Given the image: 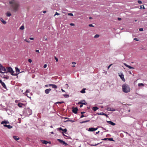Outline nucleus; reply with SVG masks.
Listing matches in <instances>:
<instances>
[{
    "instance_id": "f257e3e1",
    "label": "nucleus",
    "mask_w": 147,
    "mask_h": 147,
    "mask_svg": "<svg viewBox=\"0 0 147 147\" xmlns=\"http://www.w3.org/2000/svg\"><path fill=\"white\" fill-rule=\"evenodd\" d=\"M11 5V7L12 11L14 12L18 11L20 5L19 1L17 0H11L9 2Z\"/></svg>"
},
{
    "instance_id": "c85d7f7f",
    "label": "nucleus",
    "mask_w": 147,
    "mask_h": 147,
    "mask_svg": "<svg viewBox=\"0 0 147 147\" xmlns=\"http://www.w3.org/2000/svg\"><path fill=\"white\" fill-rule=\"evenodd\" d=\"M100 144V143H98L97 144H91L90 145L91 146H95L98 145Z\"/></svg>"
},
{
    "instance_id": "bb28decb",
    "label": "nucleus",
    "mask_w": 147,
    "mask_h": 147,
    "mask_svg": "<svg viewBox=\"0 0 147 147\" xmlns=\"http://www.w3.org/2000/svg\"><path fill=\"white\" fill-rule=\"evenodd\" d=\"M52 87L53 88L55 89H56L57 88V86L55 84H53L52 86Z\"/></svg>"
},
{
    "instance_id": "79ce46f5",
    "label": "nucleus",
    "mask_w": 147,
    "mask_h": 147,
    "mask_svg": "<svg viewBox=\"0 0 147 147\" xmlns=\"http://www.w3.org/2000/svg\"><path fill=\"white\" fill-rule=\"evenodd\" d=\"M108 139L109 140H110V141H114L113 138H109Z\"/></svg>"
},
{
    "instance_id": "39448f33",
    "label": "nucleus",
    "mask_w": 147,
    "mask_h": 147,
    "mask_svg": "<svg viewBox=\"0 0 147 147\" xmlns=\"http://www.w3.org/2000/svg\"><path fill=\"white\" fill-rule=\"evenodd\" d=\"M78 111V109L77 107H73L72 108V112L75 113L76 114L77 113V111Z\"/></svg>"
},
{
    "instance_id": "c03bdc74",
    "label": "nucleus",
    "mask_w": 147,
    "mask_h": 147,
    "mask_svg": "<svg viewBox=\"0 0 147 147\" xmlns=\"http://www.w3.org/2000/svg\"><path fill=\"white\" fill-rule=\"evenodd\" d=\"M55 59L56 60V61L57 62L58 61V59L56 57H55Z\"/></svg>"
},
{
    "instance_id": "6e6d98bb",
    "label": "nucleus",
    "mask_w": 147,
    "mask_h": 147,
    "mask_svg": "<svg viewBox=\"0 0 147 147\" xmlns=\"http://www.w3.org/2000/svg\"><path fill=\"white\" fill-rule=\"evenodd\" d=\"M108 138H105L103 139H102V140H107L108 139Z\"/></svg>"
},
{
    "instance_id": "cd10ccee",
    "label": "nucleus",
    "mask_w": 147,
    "mask_h": 147,
    "mask_svg": "<svg viewBox=\"0 0 147 147\" xmlns=\"http://www.w3.org/2000/svg\"><path fill=\"white\" fill-rule=\"evenodd\" d=\"M15 69H16V73L19 72L20 70L17 67H16Z\"/></svg>"
},
{
    "instance_id": "aec40b11",
    "label": "nucleus",
    "mask_w": 147,
    "mask_h": 147,
    "mask_svg": "<svg viewBox=\"0 0 147 147\" xmlns=\"http://www.w3.org/2000/svg\"><path fill=\"white\" fill-rule=\"evenodd\" d=\"M0 20L3 24H6V22L2 18H0Z\"/></svg>"
},
{
    "instance_id": "4be33fe9",
    "label": "nucleus",
    "mask_w": 147,
    "mask_h": 147,
    "mask_svg": "<svg viewBox=\"0 0 147 147\" xmlns=\"http://www.w3.org/2000/svg\"><path fill=\"white\" fill-rule=\"evenodd\" d=\"M97 114L98 115H103L104 116H107V114H106L104 113L103 112H102L100 113H97Z\"/></svg>"
},
{
    "instance_id": "13d9d810",
    "label": "nucleus",
    "mask_w": 147,
    "mask_h": 147,
    "mask_svg": "<svg viewBox=\"0 0 147 147\" xmlns=\"http://www.w3.org/2000/svg\"><path fill=\"white\" fill-rule=\"evenodd\" d=\"M36 52H38V53H39L40 52H39V50H36Z\"/></svg>"
},
{
    "instance_id": "4468645a",
    "label": "nucleus",
    "mask_w": 147,
    "mask_h": 147,
    "mask_svg": "<svg viewBox=\"0 0 147 147\" xmlns=\"http://www.w3.org/2000/svg\"><path fill=\"white\" fill-rule=\"evenodd\" d=\"M12 70V69L10 67H8L7 68V72H9L10 73V72H11Z\"/></svg>"
},
{
    "instance_id": "09e8293b",
    "label": "nucleus",
    "mask_w": 147,
    "mask_h": 147,
    "mask_svg": "<svg viewBox=\"0 0 147 147\" xmlns=\"http://www.w3.org/2000/svg\"><path fill=\"white\" fill-rule=\"evenodd\" d=\"M112 65V64H110L109 66L107 68L108 69H109L110 67Z\"/></svg>"
},
{
    "instance_id": "c9c22d12",
    "label": "nucleus",
    "mask_w": 147,
    "mask_h": 147,
    "mask_svg": "<svg viewBox=\"0 0 147 147\" xmlns=\"http://www.w3.org/2000/svg\"><path fill=\"white\" fill-rule=\"evenodd\" d=\"M67 15L68 16H73V14L72 13H68L67 14Z\"/></svg>"
},
{
    "instance_id": "7c9ffc66",
    "label": "nucleus",
    "mask_w": 147,
    "mask_h": 147,
    "mask_svg": "<svg viewBox=\"0 0 147 147\" xmlns=\"http://www.w3.org/2000/svg\"><path fill=\"white\" fill-rule=\"evenodd\" d=\"M99 36V35L98 34H96L94 36V38H98Z\"/></svg>"
},
{
    "instance_id": "680f3d73",
    "label": "nucleus",
    "mask_w": 147,
    "mask_h": 147,
    "mask_svg": "<svg viewBox=\"0 0 147 147\" xmlns=\"http://www.w3.org/2000/svg\"><path fill=\"white\" fill-rule=\"evenodd\" d=\"M85 112H81V113L82 114V115H83L84 113H85Z\"/></svg>"
},
{
    "instance_id": "72a5a7b5",
    "label": "nucleus",
    "mask_w": 147,
    "mask_h": 147,
    "mask_svg": "<svg viewBox=\"0 0 147 147\" xmlns=\"http://www.w3.org/2000/svg\"><path fill=\"white\" fill-rule=\"evenodd\" d=\"M24 40L28 43H29L30 42V41H29V40H28L27 39H24Z\"/></svg>"
},
{
    "instance_id": "a878e982",
    "label": "nucleus",
    "mask_w": 147,
    "mask_h": 147,
    "mask_svg": "<svg viewBox=\"0 0 147 147\" xmlns=\"http://www.w3.org/2000/svg\"><path fill=\"white\" fill-rule=\"evenodd\" d=\"M90 121L89 120H86V121H84L81 122H80V123H85L88 122H89Z\"/></svg>"
},
{
    "instance_id": "1a4fd4ad",
    "label": "nucleus",
    "mask_w": 147,
    "mask_h": 147,
    "mask_svg": "<svg viewBox=\"0 0 147 147\" xmlns=\"http://www.w3.org/2000/svg\"><path fill=\"white\" fill-rule=\"evenodd\" d=\"M51 90V89L50 88L47 89L45 90V92L46 94H48Z\"/></svg>"
},
{
    "instance_id": "e2e57ef3",
    "label": "nucleus",
    "mask_w": 147,
    "mask_h": 147,
    "mask_svg": "<svg viewBox=\"0 0 147 147\" xmlns=\"http://www.w3.org/2000/svg\"><path fill=\"white\" fill-rule=\"evenodd\" d=\"M52 85H53V84H49L48 85H49V86H52Z\"/></svg>"
},
{
    "instance_id": "9d476101",
    "label": "nucleus",
    "mask_w": 147,
    "mask_h": 147,
    "mask_svg": "<svg viewBox=\"0 0 147 147\" xmlns=\"http://www.w3.org/2000/svg\"><path fill=\"white\" fill-rule=\"evenodd\" d=\"M78 104H82L83 105H86L87 103H86V101L85 100H83L81 101H80L78 102Z\"/></svg>"
},
{
    "instance_id": "e433bc0d",
    "label": "nucleus",
    "mask_w": 147,
    "mask_h": 147,
    "mask_svg": "<svg viewBox=\"0 0 147 147\" xmlns=\"http://www.w3.org/2000/svg\"><path fill=\"white\" fill-rule=\"evenodd\" d=\"M28 61L30 63H31L32 62V60L30 59H28Z\"/></svg>"
},
{
    "instance_id": "2f4dec72",
    "label": "nucleus",
    "mask_w": 147,
    "mask_h": 147,
    "mask_svg": "<svg viewBox=\"0 0 147 147\" xmlns=\"http://www.w3.org/2000/svg\"><path fill=\"white\" fill-rule=\"evenodd\" d=\"M63 96H64L65 98H67L69 97V96L68 94H64L63 95Z\"/></svg>"
},
{
    "instance_id": "37998d69",
    "label": "nucleus",
    "mask_w": 147,
    "mask_h": 147,
    "mask_svg": "<svg viewBox=\"0 0 147 147\" xmlns=\"http://www.w3.org/2000/svg\"><path fill=\"white\" fill-rule=\"evenodd\" d=\"M64 103V102L63 101L62 102H57V103H60V104H62V103Z\"/></svg>"
},
{
    "instance_id": "4d7b16f0",
    "label": "nucleus",
    "mask_w": 147,
    "mask_h": 147,
    "mask_svg": "<svg viewBox=\"0 0 147 147\" xmlns=\"http://www.w3.org/2000/svg\"><path fill=\"white\" fill-rule=\"evenodd\" d=\"M83 106V105L82 104H81V105H80V108H82Z\"/></svg>"
},
{
    "instance_id": "69168bd1",
    "label": "nucleus",
    "mask_w": 147,
    "mask_h": 147,
    "mask_svg": "<svg viewBox=\"0 0 147 147\" xmlns=\"http://www.w3.org/2000/svg\"><path fill=\"white\" fill-rule=\"evenodd\" d=\"M100 132V131H98V132H96V134H98L99 132Z\"/></svg>"
},
{
    "instance_id": "a19ab883",
    "label": "nucleus",
    "mask_w": 147,
    "mask_h": 147,
    "mask_svg": "<svg viewBox=\"0 0 147 147\" xmlns=\"http://www.w3.org/2000/svg\"><path fill=\"white\" fill-rule=\"evenodd\" d=\"M59 15V14L57 13V12H56L55 14L54 15V16L56 15Z\"/></svg>"
},
{
    "instance_id": "dca6fc26",
    "label": "nucleus",
    "mask_w": 147,
    "mask_h": 147,
    "mask_svg": "<svg viewBox=\"0 0 147 147\" xmlns=\"http://www.w3.org/2000/svg\"><path fill=\"white\" fill-rule=\"evenodd\" d=\"M11 74L13 76H16L18 74H14V71L12 70V71L10 72Z\"/></svg>"
},
{
    "instance_id": "de8ad7c7",
    "label": "nucleus",
    "mask_w": 147,
    "mask_h": 147,
    "mask_svg": "<svg viewBox=\"0 0 147 147\" xmlns=\"http://www.w3.org/2000/svg\"><path fill=\"white\" fill-rule=\"evenodd\" d=\"M65 87H66V88H67L68 87V85L67 84H65Z\"/></svg>"
},
{
    "instance_id": "6ab92c4d",
    "label": "nucleus",
    "mask_w": 147,
    "mask_h": 147,
    "mask_svg": "<svg viewBox=\"0 0 147 147\" xmlns=\"http://www.w3.org/2000/svg\"><path fill=\"white\" fill-rule=\"evenodd\" d=\"M9 123V122L8 121H3L1 122V124H7V123Z\"/></svg>"
},
{
    "instance_id": "58836bf2",
    "label": "nucleus",
    "mask_w": 147,
    "mask_h": 147,
    "mask_svg": "<svg viewBox=\"0 0 147 147\" xmlns=\"http://www.w3.org/2000/svg\"><path fill=\"white\" fill-rule=\"evenodd\" d=\"M47 66V64H45L43 66V67L44 68H46Z\"/></svg>"
},
{
    "instance_id": "f8f14e48",
    "label": "nucleus",
    "mask_w": 147,
    "mask_h": 147,
    "mask_svg": "<svg viewBox=\"0 0 147 147\" xmlns=\"http://www.w3.org/2000/svg\"><path fill=\"white\" fill-rule=\"evenodd\" d=\"M124 65L126 67H128V68H129V69H134V67H132L127 64L126 63H124Z\"/></svg>"
},
{
    "instance_id": "20e7f679",
    "label": "nucleus",
    "mask_w": 147,
    "mask_h": 147,
    "mask_svg": "<svg viewBox=\"0 0 147 147\" xmlns=\"http://www.w3.org/2000/svg\"><path fill=\"white\" fill-rule=\"evenodd\" d=\"M57 140L59 141L60 142V143H61L63 145H64L65 146H67L68 145V144L67 143H65V142L63 141V140H61L58 139Z\"/></svg>"
},
{
    "instance_id": "3c124183",
    "label": "nucleus",
    "mask_w": 147,
    "mask_h": 147,
    "mask_svg": "<svg viewBox=\"0 0 147 147\" xmlns=\"http://www.w3.org/2000/svg\"><path fill=\"white\" fill-rule=\"evenodd\" d=\"M89 27H94V26H93L92 24H89Z\"/></svg>"
},
{
    "instance_id": "423d86ee",
    "label": "nucleus",
    "mask_w": 147,
    "mask_h": 147,
    "mask_svg": "<svg viewBox=\"0 0 147 147\" xmlns=\"http://www.w3.org/2000/svg\"><path fill=\"white\" fill-rule=\"evenodd\" d=\"M119 76L120 77L122 80L124 82L125 81V80L124 78V76L123 74H121L119 75Z\"/></svg>"
},
{
    "instance_id": "4c0bfd02",
    "label": "nucleus",
    "mask_w": 147,
    "mask_h": 147,
    "mask_svg": "<svg viewBox=\"0 0 147 147\" xmlns=\"http://www.w3.org/2000/svg\"><path fill=\"white\" fill-rule=\"evenodd\" d=\"M142 6H143V7H142V8H143V9H145V8L144 7V6L143 5H141V6H140V9H142Z\"/></svg>"
},
{
    "instance_id": "ddd939ff",
    "label": "nucleus",
    "mask_w": 147,
    "mask_h": 147,
    "mask_svg": "<svg viewBox=\"0 0 147 147\" xmlns=\"http://www.w3.org/2000/svg\"><path fill=\"white\" fill-rule=\"evenodd\" d=\"M3 126L5 127H7L9 129H11L12 128V126L10 125H7L6 124H4Z\"/></svg>"
},
{
    "instance_id": "f03ea898",
    "label": "nucleus",
    "mask_w": 147,
    "mask_h": 147,
    "mask_svg": "<svg viewBox=\"0 0 147 147\" xmlns=\"http://www.w3.org/2000/svg\"><path fill=\"white\" fill-rule=\"evenodd\" d=\"M122 88L123 91L125 93H128L130 91L129 86L126 84H124L122 85Z\"/></svg>"
},
{
    "instance_id": "052dcab7",
    "label": "nucleus",
    "mask_w": 147,
    "mask_h": 147,
    "mask_svg": "<svg viewBox=\"0 0 147 147\" xmlns=\"http://www.w3.org/2000/svg\"><path fill=\"white\" fill-rule=\"evenodd\" d=\"M30 39L31 40H33L34 39V38H30Z\"/></svg>"
},
{
    "instance_id": "603ef678",
    "label": "nucleus",
    "mask_w": 147,
    "mask_h": 147,
    "mask_svg": "<svg viewBox=\"0 0 147 147\" xmlns=\"http://www.w3.org/2000/svg\"><path fill=\"white\" fill-rule=\"evenodd\" d=\"M85 117V116H84V115H82L80 118H82V117Z\"/></svg>"
},
{
    "instance_id": "f3484780",
    "label": "nucleus",
    "mask_w": 147,
    "mask_h": 147,
    "mask_svg": "<svg viewBox=\"0 0 147 147\" xmlns=\"http://www.w3.org/2000/svg\"><path fill=\"white\" fill-rule=\"evenodd\" d=\"M24 105L23 103L19 102L18 103V107H20L22 108L23 107V106H24Z\"/></svg>"
},
{
    "instance_id": "7ed1b4c3",
    "label": "nucleus",
    "mask_w": 147,
    "mask_h": 147,
    "mask_svg": "<svg viewBox=\"0 0 147 147\" xmlns=\"http://www.w3.org/2000/svg\"><path fill=\"white\" fill-rule=\"evenodd\" d=\"M6 69L1 64H0V72L1 73H4L6 72Z\"/></svg>"
},
{
    "instance_id": "5fc2aeb1",
    "label": "nucleus",
    "mask_w": 147,
    "mask_h": 147,
    "mask_svg": "<svg viewBox=\"0 0 147 147\" xmlns=\"http://www.w3.org/2000/svg\"><path fill=\"white\" fill-rule=\"evenodd\" d=\"M70 25L71 26H74L75 25L73 23H71L70 24Z\"/></svg>"
},
{
    "instance_id": "9b49d317",
    "label": "nucleus",
    "mask_w": 147,
    "mask_h": 147,
    "mask_svg": "<svg viewBox=\"0 0 147 147\" xmlns=\"http://www.w3.org/2000/svg\"><path fill=\"white\" fill-rule=\"evenodd\" d=\"M0 83L3 88H6V86L5 84L1 80H0Z\"/></svg>"
},
{
    "instance_id": "c756f323",
    "label": "nucleus",
    "mask_w": 147,
    "mask_h": 147,
    "mask_svg": "<svg viewBox=\"0 0 147 147\" xmlns=\"http://www.w3.org/2000/svg\"><path fill=\"white\" fill-rule=\"evenodd\" d=\"M138 86H144V85L143 84V83H139L138 84Z\"/></svg>"
},
{
    "instance_id": "6e6552de",
    "label": "nucleus",
    "mask_w": 147,
    "mask_h": 147,
    "mask_svg": "<svg viewBox=\"0 0 147 147\" xmlns=\"http://www.w3.org/2000/svg\"><path fill=\"white\" fill-rule=\"evenodd\" d=\"M97 128H89L88 129V131H96L97 130Z\"/></svg>"
},
{
    "instance_id": "2eb2a0df",
    "label": "nucleus",
    "mask_w": 147,
    "mask_h": 147,
    "mask_svg": "<svg viewBox=\"0 0 147 147\" xmlns=\"http://www.w3.org/2000/svg\"><path fill=\"white\" fill-rule=\"evenodd\" d=\"M107 122L109 124L112 125H115V124L111 121H107Z\"/></svg>"
},
{
    "instance_id": "bf43d9fd",
    "label": "nucleus",
    "mask_w": 147,
    "mask_h": 147,
    "mask_svg": "<svg viewBox=\"0 0 147 147\" xmlns=\"http://www.w3.org/2000/svg\"><path fill=\"white\" fill-rule=\"evenodd\" d=\"M118 20L119 21H120V20H121V18H118Z\"/></svg>"
},
{
    "instance_id": "473e14b6",
    "label": "nucleus",
    "mask_w": 147,
    "mask_h": 147,
    "mask_svg": "<svg viewBox=\"0 0 147 147\" xmlns=\"http://www.w3.org/2000/svg\"><path fill=\"white\" fill-rule=\"evenodd\" d=\"M24 27L23 26H21L20 28V29L21 30H23L24 29Z\"/></svg>"
},
{
    "instance_id": "a18cd8bd",
    "label": "nucleus",
    "mask_w": 147,
    "mask_h": 147,
    "mask_svg": "<svg viewBox=\"0 0 147 147\" xmlns=\"http://www.w3.org/2000/svg\"><path fill=\"white\" fill-rule=\"evenodd\" d=\"M138 2L139 4H141L142 3V1L140 0L138 1Z\"/></svg>"
},
{
    "instance_id": "864d4df0",
    "label": "nucleus",
    "mask_w": 147,
    "mask_h": 147,
    "mask_svg": "<svg viewBox=\"0 0 147 147\" xmlns=\"http://www.w3.org/2000/svg\"><path fill=\"white\" fill-rule=\"evenodd\" d=\"M44 40H47V37H44Z\"/></svg>"
},
{
    "instance_id": "5701e85b",
    "label": "nucleus",
    "mask_w": 147,
    "mask_h": 147,
    "mask_svg": "<svg viewBox=\"0 0 147 147\" xmlns=\"http://www.w3.org/2000/svg\"><path fill=\"white\" fill-rule=\"evenodd\" d=\"M13 138L16 140H18L19 139V138L18 137L17 138V137L16 136H14Z\"/></svg>"
},
{
    "instance_id": "0eeeda50",
    "label": "nucleus",
    "mask_w": 147,
    "mask_h": 147,
    "mask_svg": "<svg viewBox=\"0 0 147 147\" xmlns=\"http://www.w3.org/2000/svg\"><path fill=\"white\" fill-rule=\"evenodd\" d=\"M107 110L109 111H115V109L111 108L109 107H108L107 109Z\"/></svg>"
},
{
    "instance_id": "8fccbe9b",
    "label": "nucleus",
    "mask_w": 147,
    "mask_h": 147,
    "mask_svg": "<svg viewBox=\"0 0 147 147\" xmlns=\"http://www.w3.org/2000/svg\"><path fill=\"white\" fill-rule=\"evenodd\" d=\"M134 40H136V41H139V40L138 39L136 38H135L134 39Z\"/></svg>"
},
{
    "instance_id": "412c9836",
    "label": "nucleus",
    "mask_w": 147,
    "mask_h": 147,
    "mask_svg": "<svg viewBox=\"0 0 147 147\" xmlns=\"http://www.w3.org/2000/svg\"><path fill=\"white\" fill-rule=\"evenodd\" d=\"M98 109V108L96 107H93L92 108V110L94 111H95L97 110Z\"/></svg>"
},
{
    "instance_id": "ea45409f",
    "label": "nucleus",
    "mask_w": 147,
    "mask_h": 147,
    "mask_svg": "<svg viewBox=\"0 0 147 147\" xmlns=\"http://www.w3.org/2000/svg\"><path fill=\"white\" fill-rule=\"evenodd\" d=\"M58 129L59 130H62L63 131V129L61 127H59Z\"/></svg>"
},
{
    "instance_id": "774afa93",
    "label": "nucleus",
    "mask_w": 147,
    "mask_h": 147,
    "mask_svg": "<svg viewBox=\"0 0 147 147\" xmlns=\"http://www.w3.org/2000/svg\"><path fill=\"white\" fill-rule=\"evenodd\" d=\"M26 93L29 92L28 90H27L26 91Z\"/></svg>"
},
{
    "instance_id": "b1692460",
    "label": "nucleus",
    "mask_w": 147,
    "mask_h": 147,
    "mask_svg": "<svg viewBox=\"0 0 147 147\" xmlns=\"http://www.w3.org/2000/svg\"><path fill=\"white\" fill-rule=\"evenodd\" d=\"M6 15L8 17L10 16L11 15V13L9 12H7L6 13Z\"/></svg>"
},
{
    "instance_id": "a211bd4d",
    "label": "nucleus",
    "mask_w": 147,
    "mask_h": 147,
    "mask_svg": "<svg viewBox=\"0 0 147 147\" xmlns=\"http://www.w3.org/2000/svg\"><path fill=\"white\" fill-rule=\"evenodd\" d=\"M41 141L43 144H47L48 143V141L45 140H41Z\"/></svg>"
},
{
    "instance_id": "f704fd0d",
    "label": "nucleus",
    "mask_w": 147,
    "mask_h": 147,
    "mask_svg": "<svg viewBox=\"0 0 147 147\" xmlns=\"http://www.w3.org/2000/svg\"><path fill=\"white\" fill-rule=\"evenodd\" d=\"M62 131L64 132L65 133V132L67 131V129H66L65 128L64 129H63V130Z\"/></svg>"
},
{
    "instance_id": "0e129e2a",
    "label": "nucleus",
    "mask_w": 147,
    "mask_h": 147,
    "mask_svg": "<svg viewBox=\"0 0 147 147\" xmlns=\"http://www.w3.org/2000/svg\"><path fill=\"white\" fill-rule=\"evenodd\" d=\"M72 64H76V63L75 62H72Z\"/></svg>"
},
{
    "instance_id": "393cba45",
    "label": "nucleus",
    "mask_w": 147,
    "mask_h": 147,
    "mask_svg": "<svg viewBox=\"0 0 147 147\" xmlns=\"http://www.w3.org/2000/svg\"><path fill=\"white\" fill-rule=\"evenodd\" d=\"M85 89L83 88V89L80 92L82 93H85Z\"/></svg>"
},
{
    "instance_id": "338daca9",
    "label": "nucleus",
    "mask_w": 147,
    "mask_h": 147,
    "mask_svg": "<svg viewBox=\"0 0 147 147\" xmlns=\"http://www.w3.org/2000/svg\"><path fill=\"white\" fill-rule=\"evenodd\" d=\"M48 86H49L48 85H45V86L46 87H48Z\"/></svg>"
},
{
    "instance_id": "49530a36",
    "label": "nucleus",
    "mask_w": 147,
    "mask_h": 147,
    "mask_svg": "<svg viewBox=\"0 0 147 147\" xmlns=\"http://www.w3.org/2000/svg\"><path fill=\"white\" fill-rule=\"evenodd\" d=\"M139 31H142L143 30V29L142 28H140L139 29Z\"/></svg>"
}]
</instances>
